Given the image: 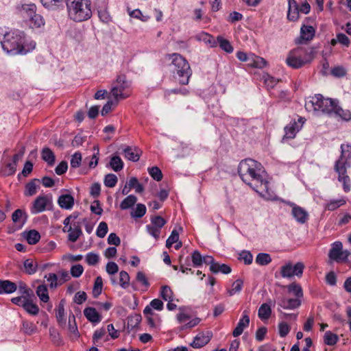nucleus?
<instances>
[{
  "mask_svg": "<svg viewBox=\"0 0 351 351\" xmlns=\"http://www.w3.org/2000/svg\"><path fill=\"white\" fill-rule=\"evenodd\" d=\"M237 171L241 180L256 193L263 197L271 195L269 182L263 176L265 171L261 163L252 158L243 159L239 162Z\"/></svg>",
  "mask_w": 351,
  "mask_h": 351,
  "instance_id": "1",
  "label": "nucleus"
},
{
  "mask_svg": "<svg viewBox=\"0 0 351 351\" xmlns=\"http://www.w3.org/2000/svg\"><path fill=\"white\" fill-rule=\"evenodd\" d=\"M3 49L9 54H26L36 47L34 41L26 43L25 34L19 30H12L6 32L1 41Z\"/></svg>",
  "mask_w": 351,
  "mask_h": 351,
  "instance_id": "2",
  "label": "nucleus"
},
{
  "mask_svg": "<svg viewBox=\"0 0 351 351\" xmlns=\"http://www.w3.org/2000/svg\"><path fill=\"white\" fill-rule=\"evenodd\" d=\"M166 57L171 60L169 66L173 77L180 84H188L192 75V70L188 61L181 55L176 53L167 54Z\"/></svg>",
  "mask_w": 351,
  "mask_h": 351,
  "instance_id": "3",
  "label": "nucleus"
},
{
  "mask_svg": "<svg viewBox=\"0 0 351 351\" xmlns=\"http://www.w3.org/2000/svg\"><path fill=\"white\" fill-rule=\"evenodd\" d=\"M66 5L68 15L73 21H85L92 16L90 0H67Z\"/></svg>",
  "mask_w": 351,
  "mask_h": 351,
  "instance_id": "4",
  "label": "nucleus"
},
{
  "mask_svg": "<svg viewBox=\"0 0 351 351\" xmlns=\"http://www.w3.org/2000/svg\"><path fill=\"white\" fill-rule=\"evenodd\" d=\"M315 53L313 48L297 47L289 52L286 63L289 66L297 69L310 63L313 60Z\"/></svg>",
  "mask_w": 351,
  "mask_h": 351,
  "instance_id": "5",
  "label": "nucleus"
},
{
  "mask_svg": "<svg viewBox=\"0 0 351 351\" xmlns=\"http://www.w3.org/2000/svg\"><path fill=\"white\" fill-rule=\"evenodd\" d=\"M337 99L324 98L321 94L310 97L305 103V108L308 112L321 111L323 113L330 114L334 110V105Z\"/></svg>",
  "mask_w": 351,
  "mask_h": 351,
  "instance_id": "6",
  "label": "nucleus"
},
{
  "mask_svg": "<svg viewBox=\"0 0 351 351\" xmlns=\"http://www.w3.org/2000/svg\"><path fill=\"white\" fill-rule=\"evenodd\" d=\"M16 11L23 18L29 20L32 28H38L44 25L43 16L36 14V5L34 3H19L16 7Z\"/></svg>",
  "mask_w": 351,
  "mask_h": 351,
  "instance_id": "7",
  "label": "nucleus"
},
{
  "mask_svg": "<svg viewBox=\"0 0 351 351\" xmlns=\"http://www.w3.org/2000/svg\"><path fill=\"white\" fill-rule=\"evenodd\" d=\"M350 167V163L345 158L344 146H341V156L335 164V170L338 173V180L343 183V191L348 193L350 191V179L347 175V169Z\"/></svg>",
  "mask_w": 351,
  "mask_h": 351,
  "instance_id": "8",
  "label": "nucleus"
},
{
  "mask_svg": "<svg viewBox=\"0 0 351 351\" xmlns=\"http://www.w3.org/2000/svg\"><path fill=\"white\" fill-rule=\"evenodd\" d=\"M130 86V82L128 81L125 74H120L117 76L115 84L111 89V93L116 100V104L119 100L124 99L129 97L130 94L126 90Z\"/></svg>",
  "mask_w": 351,
  "mask_h": 351,
  "instance_id": "9",
  "label": "nucleus"
},
{
  "mask_svg": "<svg viewBox=\"0 0 351 351\" xmlns=\"http://www.w3.org/2000/svg\"><path fill=\"white\" fill-rule=\"evenodd\" d=\"M52 207L53 202L51 195H40L34 201L30 212L33 215H36L46 210H51Z\"/></svg>",
  "mask_w": 351,
  "mask_h": 351,
  "instance_id": "10",
  "label": "nucleus"
},
{
  "mask_svg": "<svg viewBox=\"0 0 351 351\" xmlns=\"http://www.w3.org/2000/svg\"><path fill=\"white\" fill-rule=\"evenodd\" d=\"M350 254V251L348 250H343V244L341 241H335L332 245L328 256L331 260L337 263L346 262Z\"/></svg>",
  "mask_w": 351,
  "mask_h": 351,
  "instance_id": "11",
  "label": "nucleus"
},
{
  "mask_svg": "<svg viewBox=\"0 0 351 351\" xmlns=\"http://www.w3.org/2000/svg\"><path fill=\"white\" fill-rule=\"evenodd\" d=\"M304 265L302 262H298L294 265L289 262L281 267L280 274L283 278H292L296 276L300 278L304 271Z\"/></svg>",
  "mask_w": 351,
  "mask_h": 351,
  "instance_id": "12",
  "label": "nucleus"
},
{
  "mask_svg": "<svg viewBox=\"0 0 351 351\" xmlns=\"http://www.w3.org/2000/svg\"><path fill=\"white\" fill-rule=\"evenodd\" d=\"M305 119L299 117L298 121L295 120L291 121L285 127V135L282 140L291 139L295 138L297 132H298L303 124L304 123Z\"/></svg>",
  "mask_w": 351,
  "mask_h": 351,
  "instance_id": "13",
  "label": "nucleus"
},
{
  "mask_svg": "<svg viewBox=\"0 0 351 351\" xmlns=\"http://www.w3.org/2000/svg\"><path fill=\"white\" fill-rule=\"evenodd\" d=\"M315 34V29L313 26L302 25L300 28V36L296 43L303 44L311 40Z\"/></svg>",
  "mask_w": 351,
  "mask_h": 351,
  "instance_id": "14",
  "label": "nucleus"
},
{
  "mask_svg": "<svg viewBox=\"0 0 351 351\" xmlns=\"http://www.w3.org/2000/svg\"><path fill=\"white\" fill-rule=\"evenodd\" d=\"M277 304L279 307L283 309L294 310L300 306L301 300L298 298L279 297L277 299Z\"/></svg>",
  "mask_w": 351,
  "mask_h": 351,
  "instance_id": "15",
  "label": "nucleus"
},
{
  "mask_svg": "<svg viewBox=\"0 0 351 351\" xmlns=\"http://www.w3.org/2000/svg\"><path fill=\"white\" fill-rule=\"evenodd\" d=\"M291 207L292 208L291 214L298 223L303 224L307 221L308 219L307 211L296 204H291Z\"/></svg>",
  "mask_w": 351,
  "mask_h": 351,
  "instance_id": "16",
  "label": "nucleus"
},
{
  "mask_svg": "<svg viewBox=\"0 0 351 351\" xmlns=\"http://www.w3.org/2000/svg\"><path fill=\"white\" fill-rule=\"evenodd\" d=\"M250 324V317L246 311H244L243 313L242 317L239 319L236 328L232 331V335L234 337H237L240 336L245 328L248 327Z\"/></svg>",
  "mask_w": 351,
  "mask_h": 351,
  "instance_id": "17",
  "label": "nucleus"
},
{
  "mask_svg": "<svg viewBox=\"0 0 351 351\" xmlns=\"http://www.w3.org/2000/svg\"><path fill=\"white\" fill-rule=\"evenodd\" d=\"M63 231L68 232V240L71 242H75L82 234V231L79 222L73 223V226H69L67 230L63 229Z\"/></svg>",
  "mask_w": 351,
  "mask_h": 351,
  "instance_id": "18",
  "label": "nucleus"
},
{
  "mask_svg": "<svg viewBox=\"0 0 351 351\" xmlns=\"http://www.w3.org/2000/svg\"><path fill=\"white\" fill-rule=\"evenodd\" d=\"M74 197L70 194H63L59 196L58 204L61 208L71 210L74 205Z\"/></svg>",
  "mask_w": 351,
  "mask_h": 351,
  "instance_id": "19",
  "label": "nucleus"
},
{
  "mask_svg": "<svg viewBox=\"0 0 351 351\" xmlns=\"http://www.w3.org/2000/svg\"><path fill=\"white\" fill-rule=\"evenodd\" d=\"M210 335L209 334L205 335L204 333H199L196 335L191 343V346L194 348H200L206 345L210 340Z\"/></svg>",
  "mask_w": 351,
  "mask_h": 351,
  "instance_id": "20",
  "label": "nucleus"
},
{
  "mask_svg": "<svg viewBox=\"0 0 351 351\" xmlns=\"http://www.w3.org/2000/svg\"><path fill=\"white\" fill-rule=\"evenodd\" d=\"M16 283L8 280H0V294H10L16 291Z\"/></svg>",
  "mask_w": 351,
  "mask_h": 351,
  "instance_id": "21",
  "label": "nucleus"
},
{
  "mask_svg": "<svg viewBox=\"0 0 351 351\" xmlns=\"http://www.w3.org/2000/svg\"><path fill=\"white\" fill-rule=\"evenodd\" d=\"M84 315L86 318L92 323H99L101 317L95 308L87 307L84 310Z\"/></svg>",
  "mask_w": 351,
  "mask_h": 351,
  "instance_id": "22",
  "label": "nucleus"
},
{
  "mask_svg": "<svg viewBox=\"0 0 351 351\" xmlns=\"http://www.w3.org/2000/svg\"><path fill=\"white\" fill-rule=\"evenodd\" d=\"M40 2L47 9L55 10L60 8H63L67 0H40Z\"/></svg>",
  "mask_w": 351,
  "mask_h": 351,
  "instance_id": "23",
  "label": "nucleus"
},
{
  "mask_svg": "<svg viewBox=\"0 0 351 351\" xmlns=\"http://www.w3.org/2000/svg\"><path fill=\"white\" fill-rule=\"evenodd\" d=\"M123 154L125 158L128 160L136 162L140 158L141 152L136 147H127L123 149Z\"/></svg>",
  "mask_w": 351,
  "mask_h": 351,
  "instance_id": "24",
  "label": "nucleus"
},
{
  "mask_svg": "<svg viewBox=\"0 0 351 351\" xmlns=\"http://www.w3.org/2000/svg\"><path fill=\"white\" fill-rule=\"evenodd\" d=\"M69 330L71 333V338L73 340H75L80 337L75 317L72 313L69 316Z\"/></svg>",
  "mask_w": 351,
  "mask_h": 351,
  "instance_id": "25",
  "label": "nucleus"
},
{
  "mask_svg": "<svg viewBox=\"0 0 351 351\" xmlns=\"http://www.w3.org/2000/svg\"><path fill=\"white\" fill-rule=\"evenodd\" d=\"M196 38L197 40L204 42L210 47H215L217 46V40H215L214 37L204 32L198 34Z\"/></svg>",
  "mask_w": 351,
  "mask_h": 351,
  "instance_id": "26",
  "label": "nucleus"
},
{
  "mask_svg": "<svg viewBox=\"0 0 351 351\" xmlns=\"http://www.w3.org/2000/svg\"><path fill=\"white\" fill-rule=\"evenodd\" d=\"M338 104V101L336 100L332 113H335L336 115L340 117L344 121H350L351 119V112L348 110L342 109L340 106H339Z\"/></svg>",
  "mask_w": 351,
  "mask_h": 351,
  "instance_id": "27",
  "label": "nucleus"
},
{
  "mask_svg": "<svg viewBox=\"0 0 351 351\" xmlns=\"http://www.w3.org/2000/svg\"><path fill=\"white\" fill-rule=\"evenodd\" d=\"M271 314V304L263 303L258 308V315L261 320L268 319Z\"/></svg>",
  "mask_w": 351,
  "mask_h": 351,
  "instance_id": "28",
  "label": "nucleus"
},
{
  "mask_svg": "<svg viewBox=\"0 0 351 351\" xmlns=\"http://www.w3.org/2000/svg\"><path fill=\"white\" fill-rule=\"evenodd\" d=\"M41 157L49 166L54 165L56 157L54 153L49 147H44L42 149Z\"/></svg>",
  "mask_w": 351,
  "mask_h": 351,
  "instance_id": "29",
  "label": "nucleus"
},
{
  "mask_svg": "<svg viewBox=\"0 0 351 351\" xmlns=\"http://www.w3.org/2000/svg\"><path fill=\"white\" fill-rule=\"evenodd\" d=\"M64 303L65 302L64 300H60L56 313L57 322L60 326H64L66 324V319L64 317Z\"/></svg>",
  "mask_w": 351,
  "mask_h": 351,
  "instance_id": "30",
  "label": "nucleus"
},
{
  "mask_svg": "<svg viewBox=\"0 0 351 351\" xmlns=\"http://www.w3.org/2000/svg\"><path fill=\"white\" fill-rule=\"evenodd\" d=\"M23 266L25 272L29 275L35 274L38 268L37 263L32 258L26 259L24 261Z\"/></svg>",
  "mask_w": 351,
  "mask_h": 351,
  "instance_id": "31",
  "label": "nucleus"
},
{
  "mask_svg": "<svg viewBox=\"0 0 351 351\" xmlns=\"http://www.w3.org/2000/svg\"><path fill=\"white\" fill-rule=\"evenodd\" d=\"M23 308L29 315H36L39 313V308L37 304H34L32 300L27 298L23 304Z\"/></svg>",
  "mask_w": 351,
  "mask_h": 351,
  "instance_id": "32",
  "label": "nucleus"
},
{
  "mask_svg": "<svg viewBox=\"0 0 351 351\" xmlns=\"http://www.w3.org/2000/svg\"><path fill=\"white\" fill-rule=\"evenodd\" d=\"M137 201V197L134 195L127 196L120 204L121 210H127L132 208Z\"/></svg>",
  "mask_w": 351,
  "mask_h": 351,
  "instance_id": "33",
  "label": "nucleus"
},
{
  "mask_svg": "<svg viewBox=\"0 0 351 351\" xmlns=\"http://www.w3.org/2000/svg\"><path fill=\"white\" fill-rule=\"evenodd\" d=\"M346 200L344 198L339 199H331L325 205V209L333 211L341 206L346 204Z\"/></svg>",
  "mask_w": 351,
  "mask_h": 351,
  "instance_id": "34",
  "label": "nucleus"
},
{
  "mask_svg": "<svg viewBox=\"0 0 351 351\" xmlns=\"http://www.w3.org/2000/svg\"><path fill=\"white\" fill-rule=\"evenodd\" d=\"M27 216L21 209H16L12 215V219L14 223H19L22 226L25 222Z\"/></svg>",
  "mask_w": 351,
  "mask_h": 351,
  "instance_id": "35",
  "label": "nucleus"
},
{
  "mask_svg": "<svg viewBox=\"0 0 351 351\" xmlns=\"http://www.w3.org/2000/svg\"><path fill=\"white\" fill-rule=\"evenodd\" d=\"M36 294L40 300L43 302H47L49 300L48 289L45 285H40L36 289Z\"/></svg>",
  "mask_w": 351,
  "mask_h": 351,
  "instance_id": "36",
  "label": "nucleus"
},
{
  "mask_svg": "<svg viewBox=\"0 0 351 351\" xmlns=\"http://www.w3.org/2000/svg\"><path fill=\"white\" fill-rule=\"evenodd\" d=\"M219 44L220 48L225 51L227 53H232L233 51V47L230 43L227 40L223 38L222 36H219L217 38V45Z\"/></svg>",
  "mask_w": 351,
  "mask_h": 351,
  "instance_id": "37",
  "label": "nucleus"
},
{
  "mask_svg": "<svg viewBox=\"0 0 351 351\" xmlns=\"http://www.w3.org/2000/svg\"><path fill=\"white\" fill-rule=\"evenodd\" d=\"M287 289L289 293H292L299 300L303 297V291L299 284L291 283L287 286Z\"/></svg>",
  "mask_w": 351,
  "mask_h": 351,
  "instance_id": "38",
  "label": "nucleus"
},
{
  "mask_svg": "<svg viewBox=\"0 0 351 351\" xmlns=\"http://www.w3.org/2000/svg\"><path fill=\"white\" fill-rule=\"evenodd\" d=\"M173 293L171 287L168 285H163L161 287L160 296L165 301H173Z\"/></svg>",
  "mask_w": 351,
  "mask_h": 351,
  "instance_id": "39",
  "label": "nucleus"
},
{
  "mask_svg": "<svg viewBox=\"0 0 351 351\" xmlns=\"http://www.w3.org/2000/svg\"><path fill=\"white\" fill-rule=\"evenodd\" d=\"M243 286V280L241 279L236 280L232 285V288L228 289L227 292L230 296H232L236 293L241 291Z\"/></svg>",
  "mask_w": 351,
  "mask_h": 351,
  "instance_id": "40",
  "label": "nucleus"
},
{
  "mask_svg": "<svg viewBox=\"0 0 351 351\" xmlns=\"http://www.w3.org/2000/svg\"><path fill=\"white\" fill-rule=\"evenodd\" d=\"M38 181V179H34L26 184L25 191L26 196H32L36 193L38 188L36 183Z\"/></svg>",
  "mask_w": 351,
  "mask_h": 351,
  "instance_id": "41",
  "label": "nucleus"
},
{
  "mask_svg": "<svg viewBox=\"0 0 351 351\" xmlns=\"http://www.w3.org/2000/svg\"><path fill=\"white\" fill-rule=\"evenodd\" d=\"M25 239L29 244L34 245L39 241L40 235L38 231L32 230L26 233Z\"/></svg>",
  "mask_w": 351,
  "mask_h": 351,
  "instance_id": "42",
  "label": "nucleus"
},
{
  "mask_svg": "<svg viewBox=\"0 0 351 351\" xmlns=\"http://www.w3.org/2000/svg\"><path fill=\"white\" fill-rule=\"evenodd\" d=\"M339 340L338 336L330 331H326L324 336V343L328 346L335 345Z\"/></svg>",
  "mask_w": 351,
  "mask_h": 351,
  "instance_id": "43",
  "label": "nucleus"
},
{
  "mask_svg": "<svg viewBox=\"0 0 351 351\" xmlns=\"http://www.w3.org/2000/svg\"><path fill=\"white\" fill-rule=\"evenodd\" d=\"M103 281L101 276H97L95 280L93 289V296L97 298L102 291Z\"/></svg>",
  "mask_w": 351,
  "mask_h": 351,
  "instance_id": "44",
  "label": "nucleus"
},
{
  "mask_svg": "<svg viewBox=\"0 0 351 351\" xmlns=\"http://www.w3.org/2000/svg\"><path fill=\"white\" fill-rule=\"evenodd\" d=\"M110 165L114 171H119L123 167V162L121 158L118 156H114L111 158Z\"/></svg>",
  "mask_w": 351,
  "mask_h": 351,
  "instance_id": "45",
  "label": "nucleus"
},
{
  "mask_svg": "<svg viewBox=\"0 0 351 351\" xmlns=\"http://www.w3.org/2000/svg\"><path fill=\"white\" fill-rule=\"evenodd\" d=\"M271 262V256L267 253H259L256 256V263L259 265H267Z\"/></svg>",
  "mask_w": 351,
  "mask_h": 351,
  "instance_id": "46",
  "label": "nucleus"
},
{
  "mask_svg": "<svg viewBox=\"0 0 351 351\" xmlns=\"http://www.w3.org/2000/svg\"><path fill=\"white\" fill-rule=\"evenodd\" d=\"M146 206L143 204H137L136 208L131 212V216L134 218H141L146 213Z\"/></svg>",
  "mask_w": 351,
  "mask_h": 351,
  "instance_id": "47",
  "label": "nucleus"
},
{
  "mask_svg": "<svg viewBox=\"0 0 351 351\" xmlns=\"http://www.w3.org/2000/svg\"><path fill=\"white\" fill-rule=\"evenodd\" d=\"M128 184L130 189H134L135 191L138 193H142L144 191L143 186L138 182V179L135 177L131 178Z\"/></svg>",
  "mask_w": 351,
  "mask_h": 351,
  "instance_id": "48",
  "label": "nucleus"
},
{
  "mask_svg": "<svg viewBox=\"0 0 351 351\" xmlns=\"http://www.w3.org/2000/svg\"><path fill=\"white\" fill-rule=\"evenodd\" d=\"M117 181V176L113 173H108L104 178V184L107 187L112 188L115 186Z\"/></svg>",
  "mask_w": 351,
  "mask_h": 351,
  "instance_id": "49",
  "label": "nucleus"
},
{
  "mask_svg": "<svg viewBox=\"0 0 351 351\" xmlns=\"http://www.w3.org/2000/svg\"><path fill=\"white\" fill-rule=\"evenodd\" d=\"M119 284L123 289L128 287L130 284V276L125 271H121L119 273Z\"/></svg>",
  "mask_w": 351,
  "mask_h": 351,
  "instance_id": "50",
  "label": "nucleus"
},
{
  "mask_svg": "<svg viewBox=\"0 0 351 351\" xmlns=\"http://www.w3.org/2000/svg\"><path fill=\"white\" fill-rule=\"evenodd\" d=\"M191 261L193 266L199 267L203 264V256L198 250H195L191 254Z\"/></svg>",
  "mask_w": 351,
  "mask_h": 351,
  "instance_id": "51",
  "label": "nucleus"
},
{
  "mask_svg": "<svg viewBox=\"0 0 351 351\" xmlns=\"http://www.w3.org/2000/svg\"><path fill=\"white\" fill-rule=\"evenodd\" d=\"M82 162V154L80 152L74 153L71 159V168L75 169L80 166Z\"/></svg>",
  "mask_w": 351,
  "mask_h": 351,
  "instance_id": "52",
  "label": "nucleus"
},
{
  "mask_svg": "<svg viewBox=\"0 0 351 351\" xmlns=\"http://www.w3.org/2000/svg\"><path fill=\"white\" fill-rule=\"evenodd\" d=\"M141 321V316L139 314H135L128 317V326L134 328L140 324Z\"/></svg>",
  "mask_w": 351,
  "mask_h": 351,
  "instance_id": "53",
  "label": "nucleus"
},
{
  "mask_svg": "<svg viewBox=\"0 0 351 351\" xmlns=\"http://www.w3.org/2000/svg\"><path fill=\"white\" fill-rule=\"evenodd\" d=\"M179 239V233L176 230H173L170 236L167 239L166 241V247L167 248H170L172 245L175 243H177Z\"/></svg>",
  "mask_w": 351,
  "mask_h": 351,
  "instance_id": "54",
  "label": "nucleus"
},
{
  "mask_svg": "<svg viewBox=\"0 0 351 351\" xmlns=\"http://www.w3.org/2000/svg\"><path fill=\"white\" fill-rule=\"evenodd\" d=\"M22 330L25 334L32 335L36 332V328L32 322L23 321Z\"/></svg>",
  "mask_w": 351,
  "mask_h": 351,
  "instance_id": "55",
  "label": "nucleus"
},
{
  "mask_svg": "<svg viewBox=\"0 0 351 351\" xmlns=\"http://www.w3.org/2000/svg\"><path fill=\"white\" fill-rule=\"evenodd\" d=\"M239 259L243 261L245 265H250L253 261V256L250 252L243 250L239 254Z\"/></svg>",
  "mask_w": 351,
  "mask_h": 351,
  "instance_id": "56",
  "label": "nucleus"
},
{
  "mask_svg": "<svg viewBox=\"0 0 351 351\" xmlns=\"http://www.w3.org/2000/svg\"><path fill=\"white\" fill-rule=\"evenodd\" d=\"M108 230V225L106 222L101 221L99 223L97 231L96 234L99 238H104Z\"/></svg>",
  "mask_w": 351,
  "mask_h": 351,
  "instance_id": "57",
  "label": "nucleus"
},
{
  "mask_svg": "<svg viewBox=\"0 0 351 351\" xmlns=\"http://www.w3.org/2000/svg\"><path fill=\"white\" fill-rule=\"evenodd\" d=\"M149 173L156 181H160L162 179V171L158 167L149 168Z\"/></svg>",
  "mask_w": 351,
  "mask_h": 351,
  "instance_id": "58",
  "label": "nucleus"
},
{
  "mask_svg": "<svg viewBox=\"0 0 351 351\" xmlns=\"http://www.w3.org/2000/svg\"><path fill=\"white\" fill-rule=\"evenodd\" d=\"M171 93L181 94L182 95H186L189 93V90L185 88L166 90L164 93V96L166 99H169V97L170 96V95Z\"/></svg>",
  "mask_w": 351,
  "mask_h": 351,
  "instance_id": "59",
  "label": "nucleus"
},
{
  "mask_svg": "<svg viewBox=\"0 0 351 351\" xmlns=\"http://www.w3.org/2000/svg\"><path fill=\"white\" fill-rule=\"evenodd\" d=\"M152 225L160 230L167 223L166 220L160 216H155L151 218Z\"/></svg>",
  "mask_w": 351,
  "mask_h": 351,
  "instance_id": "60",
  "label": "nucleus"
},
{
  "mask_svg": "<svg viewBox=\"0 0 351 351\" xmlns=\"http://www.w3.org/2000/svg\"><path fill=\"white\" fill-rule=\"evenodd\" d=\"M291 327L286 322H281L278 325V332L281 337H285L289 332Z\"/></svg>",
  "mask_w": 351,
  "mask_h": 351,
  "instance_id": "61",
  "label": "nucleus"
},
{
  "mask_svg": "<svg viewBox=\"0 0 351 351\" xmlns=\"http://www.w3.org/2000/svg\"><path fill=\"white\" fill-rule=\"evenodd\" d=\"M136 280L137 282L143 285L146 289H147L150 285L145 274L143 271L137 272Z\"/></svg>",
  "mask_w": 351,
  "mask_h": 351,
  "instance_id": "62",
  "label": "nucleus"
},
{
  "mask_svg": "<svg viewBox=\"0 0 351 351\" xmlns=\"http://www.w3.org/2000/svg\"><path fill=\"white\" fill-rule=\"evenodd\" d=\"M99 260V255L93 252H89L86 256V261L89 265H96Z\"/></svg>",
  "mask_w": 351,
  "mask_h": 351,
  "instance_id": "63",
  "label": "nucleus"
},
{
  "mask_svg": "<svg viewBox=\"0 0 351 351\" xmlns=\"http://www.w3.org/2000/svg\"><path fill=\"white\" fill-rule=\"evenodd\" d=\"M83 271L84 267L80 264L73 265L71 268V274L74 278L80 277Z\"/></svg>",
  "mask_w": 351,
  "mask_h": 351,
  "instance_id": "64",
  "label": "nucleus"
}]
</instances>
